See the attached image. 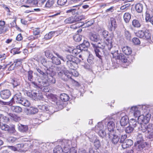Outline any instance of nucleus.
<instances>
[{
    "label": "nucleus",
    "mask_w": 153,
    "mask_h": 153,
    "mask_svg": "<svg viewBox=\"0 0 153 153\" xmlns=\"http://www.w3.org/2000/svg\"><path fill=\"white\" fill-rule=\"evenodd\" d=\"M67 1V0H58L57 4L59 5L63 6L66 4Z\"/></svg>",
    "instance_id": "58"
},
{
    "label": "nucleus",
    "mask_w": 153,
    "mask_h": 153,
    "mask_svg": "<svg viewBox=\"0 0 153 153\" xmlns=\"http://www.w3.org/2000/svg\"><path fill=\"white\" fill-rule=\"evenodd\" d=\"M117 130L116 133L118 134H121L124 131V129L123 126H121L120 127H117Z\"/></svg>",
    "instance_id": "52"
},
{
    "label": "nucleus",
    "mask_w": 153,
    "mask_h": 153,
    "mask_svg": "<svg viewBox=\"0 0 153 153\" xmlns=\"http://www.w3.org/2000/svg\"><path fill=\"white\" fill-rule=\"evenodd\" d=\"M144 31L142 30H139L136 33V35L138 37L143 39L144 36Z\"/></svg>",
    "instance_id": "54"
},
{
    "label": "nucleus",
    "mask_w": 153,
    "mask_h": 153,
    "mask_svg": "<svg viewBox=\"0 0 153 153\" xmlns=\"http://www.w3.org/2000/svg\"><path fill=\"white\" fill-rule=\"evenodd\" d=\"M122 49L123 52L127 55H130L132 52L131 48L127 46L123 47Z\"/></svg>",
    "instance_id": "23"
},
{
    "label": "nucleus",
    "mask_w": 153,
    "mask_h": 153,
    "mask_svg": "<svg viewBox=\"0 0 153 153\" xmlns=\"http://www.w3.org/2000/svg\"><path fill=\"white\" fill-rule=\"evenodd\" d=\"M10 108L13 112L16 113H20L22 112V108L18 106H12Z\"/></svg>",
    "instance_id": "24"
},
{
    "label": "nucleus",
    "mask_w": 153,
    "mask_h": 153,
    "mask_svg": "<svg viewBox=\"0 0 153 153\" xmlns=\"http://www.w3.org/2000/svg\"><path fill=\"white\" fill-rule=\"evenodd\" d=\"M22 61L23 60L22 59H17L14 61L13 64L15 66H20L22 65Z\"/></svg>",
    "instance_id": "50"
},
{
    "label": "nucleus",
    "mask_w": 153,
    "mask_h": 153,
    "mask_svg": "<svg viewBox=\"0 0 153 153\" xmlns=\"http://www.w3.org/2000/svg\"><path fill=\"white\" fill-rule=\"evenodd\" d=\"M75 69H72L73 71H72L71 72H69V73L68 74L69 75L70 77H69L68 78H71V76H70V75H72L73 76H78L79 73L77 71L75 70Z\"/></svg>",
    "instance_id": "56"
},
{
    "label": "nucleus",
    "mask_w": 153,
    "mask_h": 153,
    "mask_svg": "<svg viewBox=\"0 0 153 153\" xmlns=\"http://www.w3.org/2000/svg\"><path fill=\"white\" fill-rule=\"evenodd\" d=\"M38 109L34 107H31L29 108H26L25 112L28 115L34 114L38 112Z\"/></svg>",
    "instance_id": "14"
},
{
    "label": "nucleus",
    "mask_w": 153,
    "mask_h": 153,
    "mask_svg": "<svg viewBox=\"0 0 153 153\" xmlns=\"http://www.w3.org/2000/svg\"><path fill=\"white\" fill-rule=\"evenodd\" d=\"M28 130V127L27 126L21 125L19 127V130L22 132H26Z\"/></svg>",
    "instance_id": "33"
},
{
    "label": "nucleus",
    "mask_w": 153,
    "mask_h": 153,
    "mask_svg": "<svg viewBox=\"0 0 153 153\" xmlns=\"http://www.w3.org/2000/svg\"><path fill=\"white\" fill-rule=\"evenodd\" d=\"M60 98L62 101L65 102L69 100V97L67 94L63 93L60 94Z\"/></svg>",
    "instance_id": "30"
},
{
    "label": "nucleus",
    "mask_w": 153,
    "mask_h": 153,
    "mask_svg": "<svg viewBox=\"0 0 153 153\" xmlns=\"http://www.w3.org/2000/svg\"><path fill=\"white\" fill-rule=\"evenodd\" d=\"M93 143H94V146L97 149H98L100 146V142L98 139Z\"/></svg>",
    "instance_id": "61"
},
{
    "label": "nucleus",
    "mask_w": 153,
    "mask_h": 153,
    "mask_svg": "<svg viewBox=\"0 0 153 153\" xmlns=\"http://www.w3.org/2000/svg\"><path fill=\"white\" fill-rule=\"evenodd\" d=\"M143 39H150L151 34L149 30H146L144 32V36Z\"/></svg>",
    "instance_id": "34"
},
{
    "label": "nucleus",
    "mask_w": 153,
    "mask_h": 153,
    "mask_svg": "<svg viewBox=\"0 0 153 153\" xmlns=\"http://www.w3.org/2000/svg\"><path fill=\"white\" fill-rule=\"evenodd\" d=\"M148 134L147 136V138L149 139H153V125L152 124H149L148 129Z\"/></svg>",
    "instance_id": "19"
},
{
    "label": "nucleus",
    "mask_w": 153,
    "mask_h": 153,
    "mask_svg": "<svg viewBox=\"0 0 153 153\" xmlns=\"http://www.w3.org/2000/svg\"><path fill=\"white\" fill-rule=\"evenodd\" d=\"M11 95L10 91L8 89H5L1 91L0 92L1 97L3 99H8Z\"/></svg>",
    "instance_id": "12"
},
{
    "label": "nucleus",
    "mask_w": 153,
    "mask_h": 153,
    "mask_svg": "<svg viewBox=\"0 0 153 153\" xmlns=\"http://www.w3.org/2000/svg\"><path fill=\"white\" fill-rule=\"evenodd\" d=\"M143 8V5L140 3L137 4L135 6V9L136 11L139 13L142 12Z\"/></svg>",
    "instance_id": "31"
},
{
    "label": "nucleus",
    "mask_w": 153,
    "mask_h": 153,
    "mask_svg": "<svg viewBox=\"0 0 153 153\" xmlns=\"http://www.w3.org/2000/svg\"><path fill=\"white\" fill-rule=\"evenodd\" d=\"M1 128L2 130L5 131H8L9 130V126L5 124H2Z\"/></svg>",
    "instance_id": "59"
},
{
    "label": "nucleus",
    "mask_w": 153,
    "mask_h": 153,
    "mask_svg": "<svg viewBox=\"0 0 153 153\" xmlns=\"http://www.w3.org/2000/svg\"><path fill=\"white\" fill-rule=\"evenodd\" d=\"M56 70L57 71L59 76L62 79H65V76L68 78L70 77L69 75L68 74L69 73V71L66 70L63 67H57Z\"/></svg>",
    "instance_id": "7"
},
{
    "label": "nucleus",
    "mask_w": 153,
    "mask_h": 153,
    "mask_svg": "<svg viewBox=\"0 0 153 153\" xmlns=\"http://www.w3.org/2000/svg\"><path fill=\"white\" fill-rule=\"evenodd\" d=\"M117 25L116 24V20L113 18H111L108 25V28L110 31H112L117 27Z\"/></svg>",
    "instance_id": "11"
},
{
    "label": "nucleus",
    "mask_w": 153,
    "mask_h": 153,
    "mask_svg": "<svg viewBox=\"0 0 153 153\" xmlns=\"http://www.w3.org/2000/svg\"><path fill=\"white\" fill-rule=\"evenodd\" d=\"M9 115L16 121H18L20 120V117H18L15 114L10 113L9 114Z\"/></svg>",
    "instance_id": "55"
},
{
    "label": "nucleus",
    "mask_w": 153,
    "mask_h": 153,
    "mask_svg": "<svg viewBox=\"0 0 153 153\" xmlns=\"http://www.w3.org/2000/svg\"><path fill=\"white\" fill-rule=\"evenodd\" d=\"M66 148V147H65L64 149H63L61 146H56L53 149V153H61L62 152H63L65 153H67L68 152V150L66 151L65 150V149Z\"/></svg>",
    "instance_id": "21"
},
{
    "label": "nucleus",
    "mask_w": 153,
    "mask_h": 153,
    "mask_svg": "<svg viewBox=\"0 0 153 153\" xmlns=\"http://www.w3.org/2000/svg\"><path fill=\"white\" fill-rule=\"evenodd\" d=\"M56 103L59 109H62L63 108V107L62 105V103L61 102L58 101L56 102Z\"/></svg>",
    "instance_id": "64"
},
{
    "label": "nucleus",
    "mask_w": 153,
    "mask_h": 153,
    "mask_svg": "<svg viewBox=\"0 0 153 153\" xmlns=\"http://www.w3.org/2000/svg\"><path fill=\"white\" fill-rule=\"evenodd\" d=\"M130 4L129 3H128L125 5H123L120 7V10H126L130 7Z\"/></svg>",
    "instance_id": "60"
},
{
    "label": "nucleus",
    "mask_w": 153,
    "mask_h": 153,
    "mask_svg": "<svg viewBox=\"0 0 153 153\" xmlns=\"http://www.w3.org/2000/svg\"><path fill=\"white\" fill-rule=\"evenodd\" d=\"M33 72L29 71L26 72L25 74L26 79H27L29 81H32L33 80Z\"/></svg>",
    "instance_id": "26"
},
{
    "label": "nucleus",
    "mask_w": 153,
    "mask_h": 153,
    "mask_svg": "<svg viewBox=\"0 0 153 153\" xmlns=\"http://www.w3.org/2000/svg\"><path fill=\"white\" fill-rule=\"evenodd\" d=\"M94 21L93 20L88 21L87 22H85V23H83V25H79V23H76L75 24V27H74L75 26L74 25H72L71 27L74 28H77L78 27H79L80 26H84L85 27H88L91 26L94 23Z\"/></svg>",
    "instance_id": "15"
},
{
    "label": "nucleus",
    "mask_w": 153,
    "mask_h": 153,
    "mask_svg": "<svg viewBox=\"0 0 153 153\" xmlns=\"http://www.w3.org/2000/svg\"><path fill=\"white\" fill-rule=\"evenodd\" d=\"M104 122H99L95 127L94 130L102 138H104L106 136L105 131L106 126H105Z\"/></svg>",
    "instance_id": "4"
},
{
    "label": "nucleus",
    "mask_w": 153,
    "mask_h": 153,
    "mask_svg": "<svg viewBox=\"0 0 153 153\" xmlns=\"http://www.w3.org/2000/svg\"><path fill=\"white\" fill-rule=\"evenodd\" d=\"M149 126V125H147L146 123L140 124V126L139 128L140 131H141L143 132H144L148 131V129Z\"/></svg>",
    "instance_id": "25"
},
{
    "label": "nucleus",
    "mask_w": 153,
    "mask_h": 153,
    "mask_svg": "<svg viewBox=\"0 0 153 153\" xmlns=\"http://www.w3.org/2000/svg\"><path fill=\"white\" fill-rule=\"evenodd\" d=\"M20 104L26 107H28L30 105V103L28 100L23 98L22 99Z\"/></svg>",
    "instance_id": "42"
},
{
    "label": "nucleus",
    "mask_w": 153,
    "mask_h": 153,
    "mask_svg": "<svg viewBox=\"0 0 153 153\" xmlns=\"http://www.w3.org/2000/svg\"><path fill=\"white\" fill-rule=\"evenodd\" d=\"M85 19V16L83 15L74 16L67 18L64 21L66 24H71L81 21Z\"/></svg>",
    "instance_id": "6"
},
{
    "label": "nucleus",
    "mask_w": 153,
    "mask_h": 153,
    "mask_svg": "<svg viewBox=\"0 0 153 153\" xmlns=\"http://www.w3.org/2000/svg\"><path fill=\"white\" fill-rule=\"evenodd\" d=\"M114 37V34H111L109 37L106 39L105 42L104 41H101L99 42L97 45L93 43H91V44L93 47H97L102 49H105L110 50L113 58L120 59L123 62L126 63L127 61L126 57L123 53H119L118 50L114 51L115 48L112 46Z\"/></svg>",
    "instance_id": "1"
},
{
    "label": "nucleus",
    "mask_w": 153,
    "mask_h": 153,
    "mask_svg": "<svg viewBox=\"0 0 153 153\" xmlns=\"http://www.w3.org/2000/svg\"><path fill=\"white\" fill-rule=\"evenodd\" d=\"M132 41L135 45H139L140 43L139 39L137 38H133L132 39Z\"/></svg>",
    "instance_id": "62"
},
{
    "label": "nucleus",
    "mask_w": 153,
    "mask_h": 153,
    "mask_svg": "<svg viewBox=\"0 0 153 153\" xmlns=\"http://www.w3.org/2000/svg\"><path fill=\"white\" fill-rule=\"evenodd\" d=\"M94 51L96 56L100 59H101L102 57V53L101 51L97 47H94Z\"/></svg>",
    "instance_id": "29"
},
{
    "label": "nucleus",
    "mask_w": 153,
    "mask_h": 153,
    "mask_svg": "<svg viewBox=\"0 0 153 153\" xmlns=\"http://www.w3.org/2000/svg\"><path fill=\"white\" fill-rule=\"evenodd\" d=\"M134 128L130 125L128 126L126 128L125 131L126 133L129 134L132 132L134 130Z\"/></svg>",
    "instance_id": "48"
},
{
    "label": "nucleus",
    "mask_w": 153,
    "mask_h": 153,
    "mask_svg": "<svg viewBox=\"0 0 153 153\" xmlns=\"http://www.w3.org/2000/svg\"><path fill=\"white\" fill-rule=\"evenodd\" d=\"M131 18L130 14L128 13H125L123 16V18L125 22L126 23L128 22Z\"/></svg>",
    "instance_id": "37"
},
{
    "label": "nucleus",
    "mask_w": 153,
    "mask_h": 153,
    "mask_svg": "<svg viewBox=\"0 0 153 153\" xmlns=\"http://www.w3.org/2000/svg\"><path fill=\"white\" fill-rule=\"evenodd\" d=\"M45 56L48 58L50 59H51L54 56L53 54V53L49 50L45 51Z\"/></svg>",
    "instance_id": "41"
},
{
    "label": "nucleus",
    "mask_w": 153,
    "mask_h": 153,
    "mask_svg": "<svg viewBox=\"0 0 153 153\" xmlns=\"http://www.w3.org/2000/svg\"><path fill=\"white\" fill-rule=\"evenodd\" d=\"M132 25L134 27H139L141 26L139 22L136 19H134L132 21Z\"/></svg>",
    "instance_id": "46"
},
{
    "label": "nucleus",
    "mask_w": 153,
    "mask_h": 153,
    "mask_svg": "<svg viewBox=\"0 0 153 153\" xmlns=\"http://www.w3.org/2000/svg\"><path fill=\"white\" fill-rule=\"evenodd\" d=\"M137 139L138 143H140V142L143 141V140L142 134L138 133L137 137Z\"/></svg>",
    "instance_id": "57"
},
{
    "label": "nucleus",
    "mask_w": 153,
    "mask_h": 153,
    "mask_svg": "<svg viewBox=\"0 0 153 153\" xmlns=\"http://www.w3.org/2000/svg\"><path fill=\"white\" fill-rule=\"evenodd\" d=\"M19 50V48H15L12 49L11 52L13 53V54H19L20 53Z\"/></svg>",
    "instance_id": "63"
},
{
    "label": "nucleus",
    "mask_w": 153,
    "mask_h": 153,
    "mask_svg": "<svg viewBox=\"0 0 153 153\" xmlns=\"http://www.w3.org/2000/svg\"><path fill=\"white\" fill-rule=\"evenodd\" d=\"M43 65L48 68H49L51 69H53L55 67L53 65V63L52 62V61L46 62V64Z\"/></svg>",
    "instance_id": "36"
},
{
    "label": "nucleus",
    "mask_w": 153,
    "mask_h": 153,
    "mask_svg": "<svg viewBox=\"0 0 153 153\" xmlns=\"http://www.w3.org/2000/svg\"><path fill=\"white\" fill-rule=\"evenodd\" d=\"M149 105H138L132 106L130 109V112L133 114L135 117H137L142 113L148 111V109H150Z\"/></svg>",
    "instance_id": "2"
},
{
    "label": "nucleus",
    "mask_w": 153,
    "mask_h": 153,
    "mask_svg": "<svg viewBox=\"0 0 153 153\" xmlns=\"http://www.w3.org/2000/svg\"><path fill=\"white\" fill-rule=\"evenodd\" d=\"M133 143V141L130 139H126L122 143V146L124 149L131 146Z\"/></svg>",
    "instance_id": "16"
},
{
    "label": "nucleus",
    "mask_w": 153,
    "mask_h": 153,
    "mask_svg": "<svg viewBox=\"0 0 153 153\" xmlns=\"http://www.w3.org/2000/svg\"><path fill=\"white\" fill-rule=\"evenodd\" d=\"M128 118L127 115L123 116L120 120V124L121 126H125L128 123Z\"/></svg>",
    "instance_id": "22"
},
{
    "label": "nucleus",
    "mask_w": 153,
    "mask_h": 153,
    "mask_svg": "<svg viewBox=\"0 0 153 153\" xmlns=\"http://www.w3.org/2000/svg\"><path fill=\"white\" fill-rule=\"evenodd\" d=\"M150 109H148V111H145L142 113V115L140 114L137 117L138 121L140 124L148 123L151 116Z\"/></svg>",
    "instance_id": "5"
},
{
    "label": "nucleus",
    "mask_w": 153,
    "mask_h": 153,
    "mask_svg": "<svg viewBox=\"0 0 153 153\" xmlns=\"http://www.w3.org/2000/svg\"><path fill=\"white\" fill-rule=\"evenodd\" d=\"M53 52L57 56V57H56L54 56L51 59L52 62L53 64H55L57 65L60 64L61 62L59 59L65 62V60L63 58V57L62 56L60 55L58 53H56L55 52Z\"/></svg>",
    "instance_id": "9"
},
{
    "label": "nucleus",
    "mask_w": 153,
    "mask_h": 153,
    "mask_svg": "<svg viewBox=\"0 0 153 153\" xmlns=\"http://www.w3.org/2000/svg\"><path fill=\"white\" fill-rule=\"evenodd\" d=\"M88 138L90 141L93 143L98 139L97 137L94 134H93L92 132H90V134Z\"/></svg>",
    "instance_id": "35"
},
{
    "label": "nucleus",
    "mask_w": 153,
    "mask_h": 153,
    "mask_svg": "<svg viewBox=\"0 0 153 153\" xmlns=\"http://www.w3.org/2000/svg\"><path fill=\"white\" fill-rule=\"evenodd\" d=\"M9 120L8 118L3 115H0V123L2 122H8Z\"/></svg>",
    "instance_id": "47"
},
{
    "label": "nucleus",
    "mask_w": 153,
    "mask_h": 153,
    "mask_svg": "<svg viewBox=\"0 0 153 153\" xmlns=\"http://www.w3.org/2000/svg\"><path fill=\"white\" fill-rule=\"evenodd\" d=\"M38 85L39 87H46L49 85V83L47 81H46L45 80H43L42 81L39 82Z\"/></svg>",
    "instance_id": "43"
},
{
    "label": "nucleus",
    "mask_w": 153,
    "mask_h": 153,
    "mask_svg": "<svg viewBox=\"0 0 153 153\" xmlns=\"http://www.w3.org/2000/svg\"><path fill=\"white\" fill-rule=\"evenodd\" d=\"M69 142L70 141L69 140H63L61 142L62 145V147H63V149H65V147H66V148L65 149V150L66 151L68 150V152L67 153H68L70 150L69 149V148L68 147V146L69 145Z\"/></svg>",
    "instance_id": "27"
},
{
    "label": "nucleus",
    "mask_w": 153,
    "mask_h": 153,
    "mask_svg": "<svg viewBox=\"0 0 153 153\" xmlns=\"http://www.w3.org/2000/svg\"><path fill=\"white\" fill-rule=\"evenodd\" d=\"M107 128L108 131L109 132L108 134L109 137L111 134H114V128H115V123L113 121H110L108 122L107 125Z\"/></svg>",
    "instance_id": "10"
},
{
    "label": "nucleus",
    "mask_w": 153,
    "mask_h": 153,
    "mask_svg": "<svg viewBox=\"0 0 153 153\" xmlns=\"http://www.w3.org/2000/svg\"><path fill=\"white\" fill-rule=\"evenodd\" d=\"M11 83L13 85V87H16L19 85L20 84L19 80L16 79H12Z\"/></svg>",
    "instance_id": "49"
},
{
    "label": "nucleus",
    "mask_w": 153,
    "mask_h": 153,
    "mask_svg": "<svg viewBox=\"0 0 153 153\" xmlns=\"http://www.w3.org/2000/svg\"><path fill=\"white\" fill-rule=\"evenodd\" d=\"M82 37V36L81 35L77 34L73 36V39L75 41L79 42L81 40Z\"/></svg>",
    "instance_id": "51"
},
{
    "label": "nucleus",
    "mask_w": 153,
    "mask_h": 153,
    "mask_svg": "<svg viewBox=\"0 0 153 153\" xmlns=\"http://www.w3.org/2000/svg\"><path fill=\"white\" fill-rule=\"evenodd\" d=\"M55 33V32L51 31L48 34H47L45 35L44 36V38L46 40L50 39H51L53 36V34Z\"/></svg>",
    "instance_id": "45"
},
{
    "label": "nucleus",
    "mask_w": 153,
    "mask_h": 153,
    "mask_svg": "<svg viewBox=\"0 0 153 153\" xmlns=\"http://www.w3.org/2000/svg\"><path fill=\"white\" fill-rule=\"evenodd\" d=\"M89 46L90 43L88 41L86 40H84L82 44L78 45V46L80 47L79 48L81 49L82 51H86L88 48Z\"/></svg>",
    "instance_id": "17"
},
{
    "label": "nucleus",
    "mask_w": 153,
    "mask_h": 153,
    "mask_svg": "<svg viewBox=\"0 0 153 153\" xmlns=\"http://www.w3.org/2000/svg\"><path fill=\"white\" fill-rule=\"evenodd\" d=\"M23 98H22L20 93L17 94L15 95L13 98L11 100L12 104L16 102L20 104Z\"/></svg>",
    "instance_id": "13"
},
{
    "label": "nucleus",
    "mask_w": 153,
    "mask_h": 153,
    "mask_svg": "<svg viewBox=\"0 0 153 153\" xmlns=\"http://www.w3.org/2000/svg\"><path fill=\"white\" fill-rule=\"evenodd\" d=\"M54 0H48L45 4V7L48 8L52 7L54 4Z\"/></svg>",
    "instance_id": "40"
},
{
    "label": "nucleus",
    "mask_w": 153,
    "mask_h": 153,
    "mask_svg": "<svg viewBox=\"0 0 153 153\" xmlns=\"http://www.w3.org/2000/svg\"><path fill=\"white\" fill-rule=\"evenodd\" d=\"M80 47L77 46L76 48L72 50V53L74 55H77L80 53L82 51L81 49L79 48Z\"/></svg>",
    "instance_id": "39"
},
{
    "label": "nucleus",
    "mask_w": 153,
    "mask_h": 153,
    "mask_svg": "<svg viewBox=\"0 0 153 153\" xmlns=\"http://www.w3.org/2000/svg\"><path fill=\"white\" fill-rule=\"evenodd\" d=\"M90 38L92 41L97 42L99 41L100 37L99 35L93 34L91 36Z\"/></svg>",
    "instance_id": "32"
},
{
    "label": "nucleus",
    "mask_w": 153,
    "mask_h": 153,
    "mask_svg": "<svg viewBox=\"0 0 153 153\" xmlns=\"http://www.w3.org/2000/svg\"><path fill=\"white\" fill-rule=\"evenodd\" d=\"M38 107L39 109L44 111H49V112H47V113H49V112H50V113H52L53 112V111L51 110V109L53 108L52 107L49 106L48 107L47 105H39Z\"/></svg>",
    "instance_id": "18"
},
{
    "label": "nucleus",
    "mask_w": 153,
    "mask_h": 153,
    "mask_svg": "<svg viewBox=\"0 0 153 153\" xmlns=\"http://www.w3.org/2000/svg\"><path fill=\"white\" fill-rule=\"evenodd\" d=\"M112 136H113V137H112V143L114 144H116L119 140V137L117 135H115V133H114V134H111V136L110 137H109V138H111ZM108 137L109 136H108Z\"/></svg>",
    "instance_id": "28"
},
{
    "label": "nucleus",
    "mask_w": 153,
    "mask_h": 153,
    "mask_svg": "<svg viewBox=\"0 0 153 153\" xmlns=\"http://www.w3.org/2000/svg\"><path fill=\"white\" fill-rule=\"evenodd\" d=\"M26 94L27 96L34 100L36 99H41L42 98L41 94L39 93L38 91H33L31 92L27 91L26 92Z\"/></svg>",
    "instance_id": "8"
},
{
    "label": "nucleus",
    "mask_w": 153,
    "mask_h": 153,
    "mask_svg": "<svg viewBox=\"0 0 153 153\" xmlns=\"http://www.w3.org/2000/svg\"><path fill=\"white\" fill-rule=\"evenodd\" d=\"M145 147V145L143 143H138L136 144H135L133 147V149L134 150V153L136 152L137 151H139L142 150Z\"/></svg>",
    "instance_id": "20"
},
{
    "label": "nucleus",
    "mask_w": 153,
    "mask_h": 153,
    "mask_svg": "<svg viewBox=\"0 0 153 153\" xmlns=\"http://www.w3.org/2000/svg\"><path fill=\"white\" fill-rule=\"evenodd\" d=\"M80 60L78 59L77 57L71 55H67L65 60L66 61L67 66L71 69L77 68L78 67L77 65L80 63Z\"/></svg>",
    "instance_id": "3"
},
{
    "label": "nucleus",
    "mask_w": 153,
    "mask_h": 153,
    "mask_svg": "<svg viewBox=\"0 0 153 153\" xmlns=\"http://www.w3.org/2000/svg\"><path fill=\"white\" fill-rule=\"evenodd\" d=\"M124 36L126 39L128 40H130L131 38V33L129 31L126 30H125Z\"/></svg>",
    "instance_id": "53"
},
{
    "label": "nucleus",
    "mask_w": 153,
    "mask_h": 153,
    "mask_svg": "<svg viewBox=\"0 0 153 153\" xmlns=\"http://www.w3.org/2000/svg\"><path fill=\"white\" fill-rule=\"evenodd\" d=\"M46 80L49 84V83L51 84H54L56 82V79L55 78L52 76H49L48 75Z\"/></svg>",
    "instance_id": "38"
},
{
    "label": "nucleus",
    "mask_w": 153,
    "mask_h": 153,
    "mask_svg": "<svg viewBox=\"0 0 153 153\" xmlns=\"http://www.w3.org/2000/svg\"><path fill=\"white\" fill-rule=\"evenodd\" d=\"M129 123V125L133 126L134 128L139 124L138 123L133 119H131Z\"/></svg>",
    "instance_id": "44"
}]
</instances>
